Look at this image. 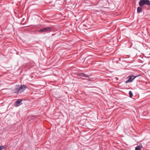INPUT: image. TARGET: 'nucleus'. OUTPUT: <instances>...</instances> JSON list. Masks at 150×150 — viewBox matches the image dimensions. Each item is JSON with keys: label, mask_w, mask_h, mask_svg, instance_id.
<instances>
[{"label": "nucleus", "mask_w": 150, "mask_h": 150, "mask_svg": "<svg viewBox=\"0 0 150 150\" xmlns=\"http://www.w3.org/2000/svg\"><path fill=\"white\" fill-rule=\"evenodd\" d=\"M149 2V0H140L139 2V5L140 6H143L145 5H148Z\"/></svg>", "instance_id": "2"}, {"label": "nucleus", "mask_w": 150, "mask_h": 150, "mask_svg": "<svg viewBox=\"0 0 150 150\" xmlns=\"http://www.w3.org/2000/svg\"><path fill=\"white\" fill-rule=\"evenodd\" d=\"M5 147L4 146H0V150H2L5 148Z\"/></svg>", "instance_id": "10"}, {"label": "nucleus", "mask_w": 150, "mask_h": 150, "mask_svg": "<svg viewBox=\"0 0 150 150\" xmlns=\"http://www.w3.org/2000/svg\"><path fill=\"white\" fill-rule=\"evenodd\" d=\"M88 80H89V81H91V80L89 79H88Z\"/></svg>", "instance_id": "11"}, {"label": "nucleus", "mask_w": 150, "mask_h": 150, "mask_svg": "<svg viewBox=\"0 0 150 150\" xmlns=\"http://www.w3.org/2000/svg\"><path fill=\"white\" fill-rule=\"evenodd\" d=\"M22 101V99H19L15 102L14 104V105L15 107H18L19 105Z\"/></svg>", "instance_id": "5"}, {"label": "nucleus", "mask_w": 150, "mask_h": 150, "mask_svg": "<svg viewBox=\"0 0 150 150\" xmlns=\"http://www.w3.org/2000/svg\"><path fill=\"white\" fill-rule=\"evenodd\" d=\"M52 28L50 27H48L44 28L40 30L39 31L40 32H45L46 33H49L51 31Z\"/></svg>", "instance_id": "3"}, {"label": "nucleus", "mask_w": 150, "mask_h": 150, "mask_svg": "<svg viewBox=\"0 0 150 150\" xmlns=\"http://www.w3.org/2000/svg\"><path fill=\"white\" fill-rule=\"evenodd\" d=\"M78 76H79L82 77H88L89 78V77L86 74H85L83 73H79L78 74Z\"/></svg>", "instance_id": "6"}, {"label": "nucleus", "mask_w": 150, "mask_h": 150, "mask_svg": "<svg viewBox=\"0 0 150 150\" xmlns=\"http://www.w3.org/2000/svg\"><path fill=\"white\" fill-rule=\"evenodd\" d=\"M27 86L25 85H18L14 90V92L17 94L21 93L23 92L27 88Z\"/></svg>", "instance_id": "1"}, {"label": "nucleus", "mask_w": 150, "mask_h": 150, "mask_svg": "<svg viewBox=\"0 0 150 150\" xmlns=\"http://www.w3.org/2000/svg\"><path fill=\"white\" fill-rule=\"evenodd\" d=\"M142 8L141 7H139L137 8V12L138 13H140L142 11Z\"/></svg>", "instance_id": "7"}, {"label": "nucleus", "mask_w": 150, "mask_h": 150, "mask_svg": "<svg viewBox=\"0 0 150 150\" xmlns=\"http://www.w3.org/2000/svg\"><path fill=\"white\" fill-rule=\"evenodd\" d=\"M141 147L140 146H137L135 147V150H141Z\"/></svg>", "instance_id": "8"}, {"label": "nucleus", "mask_w": 150, "mask_h": 150, "mask_svg": "<svg viewBox=\"0 0 150 150\" xmlns=\"http://www.w3.org/2000/svg\"><path fill=\"white\" fill-rule=\"evenodd\" d=\"M140 76V75H137L136 76H134L133 75H131L128 77L129 79L128 80L126 81V83H127L129 82H132L135 78Z\"/></svg>", "instance_id": "4"}, {"label": "nucleus", "mask_w": 150, "mask_h": 150, "mask_svg": "<svg viewBox=\"0 0 150 150\" xmlns=\"http://www.w3.org/2000/svg\"><path fill=\"white\" fill-rule=\"evenodd\" d=\"M129 96L131 98L133 96V94L131 91H130L129 92Z\"/></svg>", "instance_id": "9"}]
</instances>
